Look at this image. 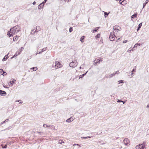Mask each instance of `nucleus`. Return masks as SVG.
Returning a JSON list of instances; mask_svg holds the SVG:
<instances>
[{
    "label": "nucleus",
    "instance_id": "1",
    "mask_svg": "<svg viewBox=\"0 0 149 149\" xmlns=\"http://www.w3.org/2000/svg\"><path fill=\"white\" fill-rule=\"evenodd\" d=\"M20 28L19 26L17 25L16 26H14L13 27L11 28L10 29V31H12V33L15 34V33H17L20 31Z\"/></svg>",
    "mask_w": 149,
    "mask_h": 149
},
{
    "label": "nucleus",
    "instance_id": "2",
    "mask_svg": "<svg viewBox=\"0 0 149 149\" xmlns=\"http://www.w3.org/2000/svg\"><path fill=\"white\" fill-rule=\"evenodd\" d=\"M146 142L144 141L142 144H139L138 146L136 147V149H145V146H146Z\"/></svg>",
    "mask_w": 149,
    "mask_h": 149
},
{
    "label": "nucleus",
    "instance_id": "3",
    "mask_svg": "<svg viewBox=\"0 0 149 149\" xmlns=\"http://www.w3.org/2000/svg\"><path fill=\"white\" fill-rule=\"evenodd\" d=\"M114 33L113 31L112 32H111L110 33L109 37V39L111 41H113L114 40L115 38H117L116 36L114 34Z\"/></svg>",
    "mask_w": 149,
    "mask_h": 149
},
{
    "label": "nucleus",
    "instance_id": "4",
    "mask_svg": "<svg viewBox=\"0 0 149 149\" xmlns=\"http://www.w3.org/2000/svg\"><path fill=\"white\" fill-rule=\"evenodd\" d=\"M78 64V63L76 61H73L69 64V66L71 67L75 68L76 67Z\"/></svg>",
    "mask_w": 149,
    "mask_h": 149
},
{
    "label": "nucleus",
    "instance_id": "5",
    "mask_svg": "<svg viewBox=\"0 0 149 149\" xmlns=\"http://www.w3.org/2000/svg\"><path fill=\"white\" fill-rule=\"evenodd\" d=\"M62 67V65L61 64L60 62L58 61L55 62V67L56 69L60 68Z\"/></svg>",
    "mask_w": 149,
    "mask_h": 149
},
{
    "label": "nucleus",
    "instance_id": "6",
    "mask_svg": "<svg viewBox=\"0 0 149 149\" xmlns=\"http://www.w3.org/2000/svg\"><path fill=\"white\" fill-rule=\"evenodd\" d=\"M124 143L125 145L128 146L130 145V141L127 138H125L123 140Z\"/></svg>",
    "mask_w": 149,
    "mask_h": 149
},
{
    "label": "nucleus",
    "instance_id": "7",
    "mask_svg": "<svg viewBox=\"0 0 149 149\" xmlns=\"http://www.w3.org/2000/svg\"><path fill=\"white\" fill-rule=\"evenodd\" d=\"M113 29L115 31H120L122 29L121 28L118 26L116 25L113 26Z\"/></svg>",
    "mask_w": 149,
    "mask_h": 149
},
{
    "label": "nucleus",
    "instance_id": "8",
    "mask_svg": "<svg viewBox=\"0 0 149 149\" xmlns=\"http://www.w3.org/2000/svg\"><path fill=\"white\" fill-rule=\"evenodd\" d=\"M102 61V60L99 59H97V60H95L94 61V65H97L98 64H99L101 61Z\"/></svg>",
    "mask_w": 149,
    "mask_h": 149
},
{
    "label": "nucleus",
    "instance_id": "9",
    "mask_svg": "<svg viewBox=\"0 0 149 149\" xmlns=\"http://www.w3.org/2000/svg\"><path fill=\"white\" fill-rule=\"evenodd\" d=\"M6 94V92L0 90V95L1 96H5Z\"/></svg>",
    "mask_w": 149,
    "mask_h": 149
},
{
    "label": "nucleus",
    "instance_id": "10",
    "mask_svg": "<svg viewBox=\"0 0 149 149\" xmlns=\"http://www.w3.org/2000/svg\"><path fill=\"white\" fill-rule=\"evenodd\" d=\"M11 31H10V30L8 31L7 32V35H8L10 37L13 36L14 34V33H12Z\"/></svg>",
    "mask_w": 149,
    "mask_h": 149
},
{
    "label": "nucleus",
    "instance_id": "11",
    "mask_svg": "<svg viewBox=\"0 0 149 149\" xmlns=\"http://www.w3.org/2000/svg\"><path fill=\"white\" fill-rule=\"evenodd\" d=\"M9 53H8L7 55L5 56L2 59V61H6L9 57L8 54Z\"/></svg>",
    "mask_w": 149,
    "mask_h": 149
},
{
    "label": "nucleus",
    "instance_id": "12",
    "mask_svg": "<svg viewBox=\"0 0 149 149\" xmlns=\"http://www.w3.org/2000/svg\"><path fill=\"white\" fill-rule=\"evenodd\" d=\"M142 26V23H140L138 25V28L136 29V32L138 31L140 29Z\"/></svg>",
    "mask_w": 149,
    "mask_h": 149
},
{
    "label": "nucleus",
    "instance_id": "13",
    "mask_svg": "<svg viewBox=\"0 0 149 149\" xmlns=\"http://www.w3.org/2000/svg\"><path fill=\"white\" fill-rule=\"evenodd\" d=\"M115 75V74L114 73H113L112 74H111L109 75H107L106 77V78H111V77H113V76H114Z\"/></svg>",
    "mask_w": 149,
    "mask_h": 149
},
{
    "label": "nucleus",
    "instance_id": "14",
    "mask_svg": "<svg viewBox=\"0 0 149 149\" xmlns=\"http://www.w3.org/2000/svg\"><path fill=\"white\" fill-rule=\"evenodd\" d=\"M100 28V27H96L95 29H93V31H92V32L93 33H94L95 32H97L98 31V29Z\"/></svg>",
    "mask_w": 149,
    "mask_h": 149
},
{
    "label": "nucleus",
    "instance_id": "15",
    "mask_svg": "<svg viewBox=\"0 0 149 149\" xmlns=\"http://www.w3.org/2000/svg\"><path fill=\"white\" fill-rule=\"evenodd\" d=\"M11 80H12L10 81V83L11 85H13V84L15 83L16 80L13 79H11Z\"/></svg>",
    "mask_w": 149,
    "mask_h": 149
},
{
    "label": "nucleus",
    "instance_id": "16",
    "mask_svg": "<svg viewBox=\"0 0 149 149\" xmlns=\"http://www.w3.org/2000/svg\"><path fill=\"white\" fill-rule=\"evenodd\" d=\"M104 12V16L105 17H107L108 16V15L110 13V12H109L108 13H107V12H105V11H103Z\"/></svg>",
    "mask_w": 149,
    "mask_h": 149
},
{
    "label": "nucleus",
    "instance_id": "17",
    "mask_svg": "<svg viewBox=\"0 0 149 149\" xmlns=\"http://www.w3.org/2000/svg\"><path fill=\"white\" fill-rule=\"evenodd\" d=\"M149 0H146V1H145V2L144 3H143V9L146 6V4L148 3V2Z\"/></svg>",
    "mask_w": 149,
    "mask_h": 149
},
{
    "label": "nucleus",
    "instance_id": "18",
    "mask_svg": "<svg viewBox=\"0 0 149 149\" xmlns=\"http://www.w3.org/2000/svg\"><path fill=\"white\" fill-rule=\"evenodd\" d=\"M24 49V48L23 47H21V48L18 50V54L19 55L21 52H22V51Z\"/></svg>",
    "mask_w": 149,
    "mask_h": 149
},
{
    "label": "nucleus",
    "instance_id": "19",
    "mask_svg": "<svg viewBox=\"0 0 149 149\" xmlns=\"http://www.w3.org/2000/svg\"><path fill=\"white\" fill-rule=\"evenodd\" d=\"M85 38L84 36H82L80 38V41L81 42H84V39Z\"/></svg>",
    "mask_w": 149,
    "mask_h": 149
},
{
    "label": "nucleus",
    "instance_id": "20",
    "mask_svg": "<svg viewBox=\"0 0 149 149\" xmlns=\"http://www.w3.org/2000/svg\"><path fill=\"white\" fill-rule=\"evenodd\" d=\"M88 72V71H87L86 72H85V73L82 74V75H80L79 76V79H80V78H83V77H84V76H85L86 74V73H87V72Z\"/></svg>",
    "mask_w": 149,
    "mask_h": 149
},
{
    "label": "nucleus",
    "instance_id": "21",
    "mask_svg": "<svg viewBox=\"0 0 149 149\" xmlns=\"http://www.w3.org/2000/svg\"><path fill=\"white\" fill-rule=\"evenodd\" d=\"M73 120V119L71 117L68 118L66 120V122L68 123H70Z\"/></svg>",
    "mask_w": 149,
    "mask_h": 149
},
{
    "label": "nucleus",
    "instance_id": "22",
    "mask_svg": "<svg viewBox=\"0 0 149 149\" xmlns=\"http://www.w3.org/2000/svg\"><path fill=\"white\" fill-rule=\"evenodd\" d=\"M47 1V0H44V1H43L42 3H40L39 4V6H43L44 5L45 3Z\"/></svg>",
    "mask_w": 149,
    "mask_h": 149
},
{
    "label": "nucleus",
    "instance_id": "23",
    "mask_svg": "<svg viewBox=\"0 0 149 149\" xmlns=\"http://www.w3.org/2000/svg\"><path fill=\"white\" fill-rule=\"evenodd\" d=\"M9 121V119L8 118L6 120H5L4 121H3L1 122L0 123V125H2L3 124H4V123H5L6 122H7Z\"/></svg>",
    "mask_w": 149,
    "mask_h": 149
},
{
    "label": "nucleus",
    "instance_id": "24",
    "mask_svg": "<svg viewBox=\"0 0 149 149\" xmlns=\"http://www.w3.org/2000/svg\"><path fill=\"white\" fill-rule=\"evenodd\" d=\"M19 36H15L13 37V40L14 41H15L17 40L18 39V38H19Z\"/></svg>",
    "mask_w": 149,
    "mask_h": 149
},
{
    "label": "nucleus",
    "instance_id": "25",
    "mask_svg": "<svg viewBox=\"0 0 149 149\" xmlns=\"http://www.w3.org/2000/svg\"><path fill=\"white\" fill-rule=\"evenodd\" d=\"M141 45V44L140 43H137L134 45V48H136L137 46H140Z\"/></svg>",
    "mask_w": 149,
    "mask_h": 149
},
{
    "label": "nucleus",
    "instance_id": "26",
    "mask_svg": "<svg viewBox=\"0 0 149 149\" xmlns=\"http://www.w3.org/2000/svg\"><path fill=\"white\" fill-rule=\"evenodd\" d=\"M67 0H61L60 1V3H63V4H64Z\"/></svg>",
    "mask_w": 149,
    "mask_h": 149
},
{
    "label": "nucleus",
    "instance_id": "27",
    "mask_svg": "<svg viewBox=\"0 0 149 149\" xmlns=\"http://www.w3.org/2000/svg\"><path fill=\"white\" fill-rule=\"evenodd\" d=\"M137 16V14L136 13H134L133 15L131 16V18H134L135 17H136Z\"/></svg>",
    "mask_w": 149,
    "mask_h": 149
},
{
    "label": "nucleus",
    "instance_id": "28",
    "mask_svg": "<svg viewBox=\"0 0 149 149\" xmlns=\"http://www.w3.org/2000/svg\"><path fill=\"white\" fill-rule=\"evenodd\" d=\"M40 27L39 26H37L36 27V29L37 32L38 31L40 30Z\"/></svg>",
    "mask_w": 149,
    "mask_h": 149
},
{
    "label": "nucleus",
    "instance_id": "29",
    "mask_svg": "<svg viewBox=\"0 0 149 149\" xmlns=\"http://www.w3.org/2000/svg\"><path fill=\"white\" fill-rule=\"evenodd\" d=\"M37 67H33L31 68V70H32L33 71H36L37 70Z\"/></svg>",
    "mask_w": 149,
    "mask_h": 149
},
{
    "label": "nucleus",
    "instance_id": "30",
    "mask_svg": "<svg viewBox=\"0 0 149 149\" xmlns=\"http://www.w3.org/2000/svg\"><path fill=\"white\" fill-rule=\"evenodd\" d=\"M37 31H36V30H35V29H33V30H32L31 31V33H32L33 34H35L37 32Z\"/></svg>",
    "mask_w": 149,
    "mask_h": 149
},
{
    "label": "nucleus",
    "instance_id": "31",
    "mask_svg": "<svg viewBox=\"0 0 149 149\" xmlns=\"http://www.w3.org/2000/svg\"><path fill=\"white\" fill-rule=\"evenodd\" d=\"M100 33H98L95 36V37L96 39H98V38H100Z\"/></svg>",
    "mask_w": 149,
    "mask_h": 149
},
{
    "label": "nucleus",
    "instance_id": "32",
    "mask_svg": "<svg viewBox=\"0 0 149 149\" xmlns=\"http://www.w3.org/2000/svg\"><path fill=\"white\" fill-rule=\"evenodd\" d=\"M42 52H39V54H41L43 52L45 51L46 50V48H43L42 49Z\"/></svg>",
    "mask_w": 149,
    "mask_h": 149
},
{
    "label": "nucleus",
    "instance_id": "33",
    "mask_svg": "<svg viewBox=\"0 0 149 149\" xmlns=\"http://www.w3.org/2000/svg\"><path fill=\"white\" fill-rule=\"evenodd\" d=\"M2 147L3 148L5 149L7 147V145H5L4 146H3V144L1 145Z\"/></svg>",
    "mask_w": 149,
    "mask_h": 149
},
{
    "label": "nucleus",
    "instance_id": "34",
    "mask_svg": "<svg viewBox=\"0 0 149 149\" xmlns=\"http://www.w3.org/2000/svg\"><path fill=\"white\" fill-rule=\"evenodd\" d=\"M136 71V68H133L132 70L131 71V74L132 75L133 74L134 72H135Z\"/></svg>",
    "mask_w": 149,
    "mask_h": 149
},
{
    "label": "nucleus",
    "instance_id": "35",
    "mask_svg": "<svg viewBox=\"0 0 149 149\" xmlns=\"http://www.w3.org/2000/svg\"><path fill=\"white\" fill-rule=\"evenodd\" d=\"M73 31V28L72 27H70L69 28V31L70 33L71 32Z\"/></svg>",
    "mask_w": 149,
    "mask_h": 149
},
{
    "label": "nucleus",
    "instance_id": "36",
    "mask_svg": "<svg viewBox=\"0 0 149 149\" xmlns=\"http://www.w3.org/2000/svg\"><path fill=\"white\" fill-rule=\"evenodd\" d=\"M43 127H49V126H48L47 124H44L43 125Z\"/></svg>",
    "mask_w": 149,
    "mask_h": 149
},
{
    "label": "nucleus",
    "instance_id": "37",
    "mask_svg": "<svg viewBox=\"0 0 149 149\" xmlns=\"http://www.w3.org/2000/svg\"><path fill=\"white\" fill-rule=\"evenodd\" d=\"M118 82H119L118 84H120V83H124V81L123 80H119L118 81Z\"/></svg>",
    "mask_w": 149,
    "mask_h": 149
},
{
    "label": "nucleus",
    "instance_id": "38",
    "mask_svg": "<svg viewBox=\"0 0 149 149\" xmlns=\"http://www.w3.org/2000/svg\"><path fill=\"white\" fill-rule=\"evenodd\" d=\"M64 143V141H63V140H60L59 141V142H58V143L60 144H61L62 143Z\"/></svg>",
    "mask_w": 149,
    "mask_h": 149
},
{
    "label": "nucleus",
    "instance_id": "39",
    "mask_svg": "<svg viewBox=\"0 0 149 149\" xmlns=\"http://www.w3.org/2000/svg\"><path fill=\"white\" fill-rule=\"evenodd\" d=\"M12 126H10V127H8V128H6V129H5L4 130H9L10 129H11L12 128Z\"/></svg>",
    "mask_w": 149,
    "mask_h": 149
},
{
    "label": "nucleus",
    "instance_id": "40",
    "mask_svg": "<svg viewBox=\"0 0 149 149\" xmlns=\"http://www.w3.org/2000/svg\"><path fill=\"white\" fill-rule=\"evenodd\" d=\"M18 52H17L15 53V54H14V55L13 56V57H16L18 55Z\"/></svg>",
    "mask_w": 149,
    "mask_h": 149
},
{
    "label": "nucleus",
    "instance_id": "41",
    "mask_svg": "<svg viewBox=\"0 0 149 149\" xmlns=\"http://www.w3.org/2000/svg\"><path fill=\"white\" fill-rule=\"evenodd\" d=\"M43 6H39V5L38 6V8L39 9H41L43 7Z\"/></svg>",
    "mask_w": 149,
    "mask_h": 149
},
{
    "label": "nucleus",
    "instance_id": "42",
    "mask_svg": "<svg viewBox=\"0 0 149 149\" xmlns=\"http://www.w3.org/2000/svg\"><path fill=\"white\" fill-rule=\"evenodd\" d=\"M3 70L2 69H0V74H1V73H2L4 72Z\"/></svg>",
    "mask_w": 149,
    "mask_h": 149
},
{
    "label": "nucleus",
    "instance_id": "43",
    "mask_svg": "<svg viewBox=\"0 0 149 149\" xmlns=\"http://www.w3.org/2000/svg\"><path fill=\"white\" fill-rule=\"evenodd\" d=\"M36 133H38L39 134V135H42V134H41L42 133V132H36Z\"/></svg>",
    "mask_w": 149,
    "mask_h": 149
},
{
    "label": "nucleus",
    "instance_id": "44",
    "mask_svg": "<svg viewBox=\"0 0 149 149\" xmlns=\"http://www.w3.org/2000/svg\"><path fill=\"white\" fill-rule=\"evenodd\" d=\"M6 74V73L5 71H4V72L2 73H1V75H5Z\"/></svg>",
    "mask_w": 149,
    "mask_h": 149
},
{
    "label": "nucleus",
    "instance_id": "45",
    "mask_svg": "<svg viewBox=\"0 0 149 149\" xmlns=\"http://www.w3.org/2000/svg\"><path fill=\"white\" fill-rule=\"evenodd\" d=\"M132 50V49H131V48H130V49H128V50H127V52H131V50Z\"/></svg>",
    "mask_w": 149,
    "mask_h": 149
},
{
    "label": "nucleus",
    "instance_id": "46",
    "mask_svg": "<svg viewBox=\"0 0 149 149\" xmlns=\"http://www.w3.org/2000/svg\"><path fill=\"white\" fill-rule=\"evenodd\" d=\"M121 38H118L116 42H118L121 40Z\"/></svg>",
    "mask_w": 149,
    "mask_h": 149
},
{
    "label": "nucleus",
    "instance_id": "47",
    "mask_svg": "<svg viewBox=\"0 0 149 149\" xmlns=\"http://www.w3.org/2000/svg\"><path fill=\"white\" fill-rule=\"evenodd\" d=\"M114 73H115V75H116V74H119V72L118 71H117L116 72Z\"/></svg>",
    "mask_w": 149,
    "mask_h": 149
},
{
    "label": "nucleus",
    "instance_id": "48",
    "mask_svg": "<svg viewBox=\"0 0 149 149\" xmlns=\"http://www.w3.org/2000/svg\"><path fill=\"white\" fill-rule=\"evenodd\" d=\"M117 102H123V101L121 100H117Z\"/></svg>",
    "mask_w": 149,
    "mask_h": 149
},
{
    "label": "nucleus",
    "instance_id": "49",
    "mask_svg": "<svg viewBox=\"0 0 149 149\" xmlns=\"http://www.w3.org/2000/svg\"><path fill=\"white\" fill-rule=\"evenodd\" d=\"M127 42V40H124L123 41V43H126Z\"/></svg>",
    "mask_w": 149,
    "mask_h": 149
},
{
    "label": "nucleus",
    "instance_id": "50",
    "mask_svg": "<svg viewBox=\"0 0 149 149\" xmlns=\"http://www.w3.org/2000/svg\"><path fill=\"white\" fill-rule=\"evenodd\" d=\"M39 45H37V50H38V49H39V48H40Z\"/></svg>",
    "mask_w": 149,
    "mask_h": 149
},
{
    "label": "nucleus",
    "instance_id": "51",
    "mask_svg": "<svg viewBox=\"0 0 149 149\" xmlns=\"http://www.w3.org/2000/svg\"><path fill=\"white\" fill-rule=\"evenodd\" d=\"M81 138L84 139H88L87 136L82 137H81Z\"/></svg>",
    "mask_w": 149,
    "mask_h": 149
},
{
    "label": "nucleus",
    "instance_id": "52",
    "mask_svg": "<svg viewBox=\"0 0 149 149\" xmlns=\"http://www.w3.org/2000/svg\"><path fill=\"white\" fill-rule=\"evenodd\" d=\"M36 2L35 1H34V2H33L32 4L33 5H35L36 4Z\"/></svg>",
    "mask_w": 149,
    "mask_h": 149
},
{
    "label": "nucleus",
    "instance_id": "53",
    "mask_svg": "<svg viewBox=\"0 0 149 149\" xmlns=\"http://www.w3.org/2000/svg\"><path fill=\"white\" fill-rule=\"evenodd\" d=\"M3 87L5 88H8V87H7L5 85H3Z\"/></svg>",
    "mask_w": 149,
    "mask_h": 149
},
{
    "label": "nucleus",
    "instance_id": "54",
    "mask_svg": "<svg viewBox=\"0 0 149 149\" xmlns=\"http://www.w3.org/2000/svg\"><path fill=\"white\" fill-rule=\"evenodd\" d=\"M91 137H92V136H87V138H91Z\"/></svg>",
    "mask_w": 149,
    "mask_h": 149
},
{
    "label": "nucleus",
    "instance_id": "55",
    "mask_svg": "<svg viewBox=\"0 0 149 149\" xmlns=\"http://www.w3.org/2000/svg\"><path fill=\"white\" fill-rule=\"evenodd\" d=\"M147 107H148V108H149V104H148L147 106Z\"/></svg>",
    "mask_w": 149,
    "mask_h": 149
},
{
    "label": "nucleus",
    "instance_id": "56",
    "mask_svg": "<svg viewBox=\"0 0 149 149\" xmlns=\"http://www.w3.org/2000/svg\"><path fill=\"white\" fill-rule=\"evenodd\" d=\"M39 54V52H37V53L36 54V55H37V54Z\"/></svg>",
    "mask_w": 149,
    "mask_h": 149
},
{
    "label": "nucleus",
    "instance_id": "57",
    "mask_svg": "<svg viewBox=\"0 0 149 149\" xmlns=\"http://www.w3.org/2000/svg\"><path fill=\"white\" fill-rule=\"evenodd\" d=\"M71 0H67V2H69Z\"/></svg>",
    "mask_w": 149,
    "mask_h": 149
},
{
    "label": "nucleus",
    "instance_id": "58",
    "mask_svg": "<svg viewBox=\"0 0 149 149\" xmlns=\"http://www.w3.org/2000/svg\"><path fill=\"white\" fill-rule=\"evenodd\" d=\"M123 102V103L124 104L125 103V101H123V102Z\"/></svg>",
    "mask_w": 149,
    "mask_h": 149
},
{
    "label": "nucleus",
    "instance_id": "59",
    "mask_svg": "<svg viewBox=\"0 0 149 149\" xmlns=\"http://www.w3.org/2000/svg\"><path fill=\"white\" fill-rule=\"evenodd\" d=\"M116 1H121V0H116Z\"/></svg>",
    "mask_w": 149,
    "mask_h": 149
},
{
    "label": "nucleus",
    "instance_id": "60",
    "mask_svg": "<svg viewBox=\"0 0 149 149\" xmlns=\"http://www.w3.org/2000/svg\"><path fill=\"white\" fill-rule=\"evenodd\" d=\"M14 57H13V56H12V57H11V59H13V58H14Z\"/></svg>",
    "mask_w": 149,
    "mask_h": 149
},
{
    "label": "nucleus",
    "instance_id": "61",
    "mask_svg": "<svg viewBox=\"0 0 149 149\" xmlns=\"http://www.w3.org/2000/svg\"><path fill=\"white\" fill-rule=\"evenodd\" d=\"M102 40H103L102 39H101V40H100V41H102Z\"/></svg>",
    "mask_w": 149,
    "mask_h": 149
},
{
    "label": "nucleus",
    "instance_id": "62",
    "mask_svg": "<svg viewBox=\"0 0 149 149\" xmlns=\"http://www.w3.org/2000/svg\"><path fill=\"white\" fill-rule=\"evenodd\" d=\"M123 2V1H122L120 3V4H122V3Z\"/></svg>",
    "mask_w": 149,
    "mask_h": 149
},
{
    "label": "nucleus",
    "instance_id": "63",
    "mask_svg": "<svg viewBox=\"0 0 149 149\" xmlns=\"http://www.w3.org/2000/svg\"><path fill=\"white\" fill-rule=\"evenodd\" d=\"M42 52V50H41V51L40 52Z\"/></svg>",
    "mask_w": 149,
    "mask_h": 149
},
{
    "label": "nucleus",
    "instance_id": "64",
    "mask_svg": "<svg viewBox=\"0 0 149 149\" xmlns=\"http://www.w3.org/2000/svg\"><path fill=\"white\" fill-rule=\"evenodd\" d=\"M19 101H21V100H19Z\"/></svg>",
    "mask_w": 149,
    "mask_h": 149
}]
</instances>
